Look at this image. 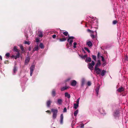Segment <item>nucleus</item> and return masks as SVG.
<instances>
[{
    "label": "nucleus",
    "instance_id": "obj_1",
    "mask_svg": "<svg viewBox=\"0 0 128 128\" xmlns=\"http://www.w3.org/2000/svg\"><path fill=\"white\" fill-rule=\"evenodd\" d=\"M14 51L17 52V53L16 56L12 55L11 56V57L12 58H14L15 59H17L18 58H19L20 55V50H18L16 46L14 47Z\"/></svg>",
    "mask_w": 128,
    "mask_h": 128
},
{
    "label": "nucleus",
    "instance_id": "obj_2",
    "mask_svg": "<svg viewBox=\"0 0 128 128\" xmlns=\"http://www.w3.org/2000/svg\"><path fill=\"white\" fill-rule=\"evenodd\" d=\"M53 113L52 118L53 119H55L57 116V114L58 112V110L57 109H51Z\"/></svg>",
    "mask_w": 128,
    "mask_h": 128
},
{
    "label": "nucleus",
    "instance_id": "obj_3",
    "mask_svg": "<svg viewBox=\"0 0 128 128\" xmlns=\"http://www.w3.org/2000/svg\"><path fill=\"white\" fill-rule=\"evenodd\" d=\"M74 38L73 36H70L69 37L68 40V41L69 42L70 46H71L72 45V43L73 42V39Z\"/></svg>",
    "mask_w": 128,
    "mask_h": 128
},
{
    "label": "nucleus",
    "instance_id": "obj_4",
    "mask_svg": "<svg viewBox=\"0 0 128 128\" xmlns=\"http://www.w3.org/2000/svg\"><path fill=\"white\" fill-rule=\"evenodd\" d=\"M101 70L99 68H94V71L96 72V73L97 74H100Z\"/></svg>",
    "mask_w": 128,
    "mask_h": 128
},
{
    "label": "nucleus",
    "instance_id": "obj_5",
    "mask_svg": "<svg viewBox=\"0 0 128 128\" xmlns=\"http://www.w3.org/2000/svg\"><path fill=\"white\" fill-rule=\"evenodd\" d=\"M34 66L33 65H32L30 67V75L31 76H32V75L33 72L34 70Z\"/></svg>",
    "mask_w": 128,
    "mask_h": 128
},
{
    "label": "nucleus",
    "instance_id": "obj_6",
    "mask_svg": "<svg viewBox=\"0 0 128 128\" xmlns=\"http://www.w3.org/2000/svg\"><path fill=\"white\" fill-rule=\"evenodd\" d=\"M101 65L100 61V60H98V62L95 65L94 68H98V67L99 66Z\"/></svg>",
    "mask_w": 128,
    "mask_h": 128
},
{
    "label": "nucleus",
    "instance_id": "obj_7",
    "mask_svg": "<svg viewBox=\"0 0 128 128\" xmlns=\"http://www.w3.org/2000/svg\"><path fill=\"white\" fill-rule=\"evenodd\" d=\"M76 81L75 80H74L72 81L71 84L72 86H75L76 85Z\"/></svg>",
    "mask_w": 128,
    "mask_h": 128
},
{
    "label": "nucleus",
    "instance_id": "obj_8",
    "mask_svg": "<svg viewBox=\"0 0 128 128\" xmlns=\"http://www.w3.org/2000/svg\"><path fill=\"white\" fill-rule=\"evenodd\" d=\"M63 115L62 114H61L60 116V123L62 124L63 122Z\"/></svg>",
    "mask_w": 128,
    "mask_h": 128
},
{
    "label": "nucleus",
    "instance_id": "obj_9",
    "mask_svg": "<svg viewBox=\"0 0 128 128\" xmlns=\"http://www.w3.org/2000/svg\"><path fill=\"white\" fill-rule=\"evenodd\" d=\"M30 58L29 57H28L26 58L25 61V64H27L29 62L30 60Z\"/></svg>",
    "mask_w": 128,
    "mask_h": 128
},
{
    "label": "nucleus",
    "instance_id": "obj_10",
    "mask_svg": "<svg viewBox=\"0 0 128 128\" xmlns=\"http://www.w3.org/2000/svg\"><path fill=\"white\" fill-rule=\"evenodd\" d=\"M88 68L90 70H92L94 69V67L93 66L91 65L90 63H89L88 64Z\"/></svg>",
    "mask_w": 128,
    "mask_h": 128
},
{
    "label": "nucleus",
    "instance_id": "obj_11",
    "mask_svg": "<svg viewBox=\"0 0 128 128\" xmlns=\"http://www.w3.org/2000/svg\"><path fill=\"white\" fill-rule=\"evenodd\" d=\"M57 102L58 104L59 105H61L62 104V99H58V100Z\"/></svg>",
    "mask_w": 128,
    "mask_h": 128
},
{
    "label": "nucleus",
    "instance_id": "obj_12",
    "mask_svg": "<svg viewBox=\"0 0 128 128\" xmlns=\"http://www.w3.org/2000/svg\"><path fill=\"white\" fill-rule=\"evenodd\" d=\"M65 96L66 97H67L68 98H70V94L66 92L65 93Z\"/></svg>",
    "mask_w": 128,
    "mask_h": 128
},
{
    "label": "nucleus",
    "instance_id": "obj_13",
    "mask_svg": "<svg viewBox=\"0 0 128 128\" xmlns=\"http://www.w3.org/2000/svg\"><path fill=\"white\" fill-rule=\"evenodd\" d=\"M38 36L39 37L42 38L43 36L42 32L41 31H39Z\"/></svg>",
    "mask_w": 128,
    "mask_h": 128
},
{
    "label": "nucleus",
    "instance_id": "obj_14",
    "mask_svg": "<svg viewBox=\"0 0 128 128\" xmlns=\"http://www.w3.org/2000/svg\"><path fill=\"white\" fill-rule=\"evenodd\" d=\"M87 44L90 47H91L92 46V42L90 41L87 42Z\"/></svg>",
    "mask_w": 128,
    "mask_h": 128
},
{
    "label": "nucleus",
    "instance_id": "obj_15",
    "mask_svg": "<svg viewBox=\"0 0 128 128\" xmlns=\"http://www.w3.org/2000/svg\"><path fill=\"white\" fill-rule=\"evenodd\" d=\"M86 62H90L91 61V58L90 57H88L86 58L85 60Z\"/></svg>",
    "mask_w": 128,
    "mask_h": 128
},
{
    "label": "nucleus",
    "instance_id": "obj_16",
    "mask_svg": "<svg viewBox=\"0 0 128 128\" xmlns=\"http://www.w3.org/2000/svg\"><path fill=\"white\" fill-rule=\"evenodd\" d=\"M124 90V88L122 87H120L118 90V91L119 92H122Z\"/></svg>",
    "mask_w": 128,
    "mask_h": 128
},
{
    "label": "nucleus",
    "instance_id": "obj_17",
    "mask_svg": "<svg viewBox=\"0 0 128 128\" xmlns=\"http://www.w3.org/2000/svg\"><path fill=\"white\" fill-rule=\"evenodd\" d=\"M78 106V104L77 103H74V108L75 109H76Z\"/></svg>",
    "mask_w": 128,
    "mask_h": 128
},
{
    "label": "nucleus",
    "instance_id": "obj_18",
    "mask_svg": "<svg viewBox=\"0 0 128 128\" xmlns=\"http://www.w3.org/2000/svg\"><path fill=\"white\" fill-rule=\"evenodd\" d=\"M100 88V86H98L96 89V93L97 95H98V91H99V90Z\"/></svg>",
    "mask_w": 128,
    "mask_h": 128
},
{
    "label": "nucleus",
    "instance_id": "obj_19",
    "mask_svg": "<svg viewBox=\"0 0 128 128\" xmlns=\"http://www.w3.org/2000/svg\"><path fill=\"white\" fill-rule=\"evenodd\" d=\"M17 70L16 69V66H14V69H13V74H14L16 72Z\"/></svg>",
    "mask_w": 128,
    "mask_h": 128
},
{
    "label": "nucleus",
    "instance_id": "obj_20",
    "mask_svg": "<svg viewBox=\"0 0 128 128\" xmlns=\"http://www.w3.org/2000/svg\"><path fill=\"white\" fill-rule=\"evenodd\" d=\"M106 71L103 70L101 72V75L102 76H104L106 73Z\"/></svg>",
    "mask_w": 128,
    "mask_h": 128
},
{
    "label": "nucleus",
    "instance_id": "obj_21",
    "mask_svg": "<svg viewBox=\"0 0 128 128\" xmlns=\"http://www.w3.org/2000/svg\"><path fill=\"white\" fill-rule=\"evenodd\" d=\"M68 88V87L66 86H65L64 87L62 88L61 89V90L62 91H63L64 90H65L67 88Z\"/></svg>",
    "mask_w": 128,
    "mask_h": 128
},
{
    "label": "nucleus",
    "instance_id": "obj_22",
    "mask_svg": "<svg viewBox=\"0 0 128 128\" xmlns=\"http://www.w3.org/2000/svg\"><path fill=\"white\" fill-rule=\"evenodd\" d=\"M51 103V102L50 100H48L46 104L47 106L48 107H49L50 106Z\"/></svg>",
    "mask_w": 128,
    "mask_h": 128
},
{
    "label": "nucleus",
    "instance_id": "obj_23",
    "mask_svg": "<svg viewBox=\"0 0 128 128\" xmlns=\"http://www.w3.org/2000/svg\"><path fill=\"white\" fill-rule=\"evenodd\" d=\"M79 56L81 58L83 59L84 58H85L87 57V56L86 55H85L84 56H80V55Z\"/></svg>",
    "mask_w": 128,
    "mask_h": 128
},
{
    "label": "nucleus",
    "instance_id": "obj_24",
    "mask_svg": "<svg viewBox=\"0 0 128 128\" xmlns=\"http://www.w3.org/2000/svg\"><path fill=\"white\" fill-rule=\"evenodd\" d=\"M78 112V110H77L76 111L74 112V116H77V115Z\"/></svg>",
    "mask_w": 128,
    "mask_h": 128
},
{
    "label": "nucleus",
    "instance_id": "obj_25",
    "mask_svg": "<svg viewBox=\"0 0 128 128\" xmlns=\"http://www.w3.org/2000/svg\"><path fill=\"white\" fill-rule=\"evenodd\" d=\"M38 46H36L34 49V51L38 50Z\"/></svg>",
    "mask_w": 128,
    "mask_h": 128
},
{
    "label": "nucleus",
    "instance_id": "obj_26",
    "mask_svg": "<svg viewBox=\"0 0 128 128\" xmlns=\"http://www.w3.org/2000/svg\"><path fill=\"white\" fill-rule=\"evenodd\" d=\"M40 47L42 49L43 48H44V46L42 43H40L39 45Z\"/></svg>",
    "mask_w": 128,
    "mask_h": 128
},
{
    "label": "nucleus",
    "instance_id": "obj_27",
    "mask_svg": "<svg viewBox=\"0 0 128 128\" xmlns=\"http://www.w3.org/2000/svg\"><path fill=\"white\" fill-rule=\"evenodd\" d=\"M56 92L54 90H53L52 92V95L53 96H54L55 95Z\"/></svg>",
    "mask_w": 128,
    "mask_h": 128
},
{
    "label": "nucleus",
    "instance_id": "obj_28",
    "mask_svg": "<svg viewBox=\"0 0 128 128\" xmlns=\"http://www.w3.org/2000/svg\"><path fill=\"white\" fill-rule=\"evenodd\" d=\"M10 54L9 53H7L6 54L5 56H6V58H8L9 57Z\"/></svg>",
    "mask_w": 128,
    "mask_h": 128
},
{
    "label": "nucleus",
    "instance_id": "obj_29",
    "mask_svg": "<svg viewBox=\"0 0 128 128\" xmlns=\"http://www.w3.org/2000/svg\"><path fill=\"white\" fill-rule=\"evenodd\" d=\"M77 44L76 42H74L73 44V48H76V46Z\"/></svg>",
    "mask_w": 128,
    "mask_h": 128
},
{
    "label": "nucleus",
    "instance_id": "obj_30",
    "mask_svg": "<svg viewBox=\"0 0 128 128\" xmlns=\"http://www.w3.org/2000/svg\"><path fill=\"white\" fill-rule=\"evenodd\" d=\"M20 48L21 50H22L23 52H24V49L23 48V46L22 45H20Z\"/></svg>",
    "mask_w": 128,
    "mask_h": 128
},
{
    "label": "nucleus",
    "instance_id": "obj_31",
    "mask_svg": "<svg viewBox=\"0 0 128 128\" xmlns=\"http://www.w3.org/2000/svg\"><path fill=\"white\" fill-rule=\"evenodd\" d=\"M92 56V59H93L95 61H96V56H95L93 55Z\"/></svg>",
    "mask_w": 128,
    "mask_h": 128
},
{
    "label": "nucleus",
    "instance_id": "obj_32",
    "mask_svg": "<svg viewBox=\"0 0 128 128\" xmlns=\"http://www.w3.org/2000/svg\"><path fill=\"white\" fill-rule=\"evenodd\" d=\"M85 82V80L84 79H83L82 80V86H83Z\"/></svg>",
    "mask_w": 128,
    "mask_h": 128
},
{
    "label": "nucleus",
    "instance_id": "obj_33",
    "mask_svg": "<svg viewBox=\"0 0 128 128\" xmlns=\"http://www.w3.org/2000/svg\"><path fill=\"white\" fill-rule=\"evenodd\" d=\"M24 43L25 44H27L28 45H29L30 44V42L29 41H25Z\"/></svg>",
    "mask_w": 128,
    "mask_h": 128
},
{
    "label": "nucleus",
    "instance_id": "obj_34",
    "mask_svg": "<svg viewBox=\"0 0 128 128\" xmlns=\"http://www.w3.org/2000/svg\"><path fill=\"white\" fill-rule=\"evenodd\" d=\"M87 31L88 32H90L91 33H93L94 32V31L91 30L89 29H88L87 30Z\"/></svg>",
    "mask_w": 128,
    "mask_h": 128
},
{
    "label": "nucleus",
    "instance_id": "obj_35",
    "mask_svg": "<svg viewBox=\"0 0 128 128\" xmlns=\"http://www.w3.org/2000/svg\"><path fill=\"white\" fill-rule=\"evenodd\" d=\"M91 65L93 66H94L95 65V62H94L93 61H92V62L91 63H90Z\"/></svg>",
    "mask_w": 128,
    "mask_h": 128
},
{
    "label": "nucleus",
    "instance_id": "obj_36",
    "mask_svg": "<svg viewBox=\"0 0 128 128\" xmlns=\"http://www.w3.org/2000/svg\"><path fill=\"white\" fill-rule=\"evenodd\" d=\"M84 49H85V50H86V51H87V52L88 53H90V51L89 50L88 48H85Z\"/></svg>",
    "mask_w": 128,
    "mask_h": 128
},
{
    "label": "nucleus",
    "instance_id": "obj_37",
    "mask_svg": "<svg viewBox=\"0 0 128 128\" xmlns=\"http://www.w3.org/2000/svg\"><path fill=\"white\" fill-rule=\"evenodd\" d=\"M66 40V39H65V38H62V39H60V41H64L65 40Z\"/></svg>",
    "mask_w": 128,
    "mask_h": 128
},
{
    "label": "nucleus",
    "instance_id": "obj_38",
    "mask_svg": "<svg viewBox=\"0 0 128 128\" xmlns=\"http://www.w3.org/2000/svg\"><path fill=\"white\" fill-rule=\"evenodd\" d=\"M102 58V60L103 62H104L105 61V60L104 57L102 56H101Z\"/></svg>",
    "mask_w": 128,
    "mask_h": 128
},
{
    "label": "nucleus",
    "instance_id": "obj_39",
    "mask_svg": "<svg viewBox=\"0 0 128 128\" xmlns=\"http://www.w3.org/2000/svg\"><path fill=\"white\" fill-rule=\"evenodd\" d=\"M36 42H38L40 41V39L38 38H36Z\"/></svg>",
    "mask_w": 128,
    "mask_h": 128
},
{
    "label": "nucleus",
    "instance_id": "obj_40",
    "mask_svg": "<svg viewBox=\"0 0 128 128\" xmlns=\"http://www.w3.org/2000/svg\"><path fill=\"white\" fill-rule=\"evenodd\" d=\"M117 23V21L116 20H114L113 22V23L114 24H116Z\"/></svg>",
    "mask_w": 128,
    "mask_h": 128
},
{
    "label": "nucleus",
    "instance_id": "obj_41",
    "mask_svg": "<svg viewBox=\"0 0 128 128\" xmlns=\"http://www.w3.org/2000/svg\"><path fill=\"white\" fill-rule=\"evenodd\" d=\"M63 34H64L65 36H67L68 33L67 32H63Z\"/></svg>",
    "mask_w": 128,
    "mask_h": 128
},
{
    "label": "nucleus",
    "instance_id": "obj_42",
    "mask_svg": "<svg viewBox=\"0 0 128 128\" xmlns=\"http://www.w3.org/2000/svg\"><path fill=\"white\" fill-rule=\"evenodd\" d=\"M91 83L90 82H88L87 83V84L88 86H90L91 85Z\"/></svg>",
    "mask_w": 128,
    "mask_h": 128
},
{
    "label": "nucleus",
    "instance_id": "obj_43",
    "mask_svg": "<svg viewBox=\"0 0 128 128\" xmlns=\"http://www.w3.org/2000/svg\"><path fill=\"white\" fill-rule=\"evenodd\" d=\"M80 99V98H78L77 100L76 103L79 104V101Z\"/></svg>",
    "mask_w": 128,
    "mask_h": 128
},
{
    "label": "nucleus",
    "instance_id": "obj_44",
    "mask_svg": "<svg viewBox=\"0 0 128 128\" xmlns=\"http://www.w3.org/2000/svg\"><path fill=\"white\" fill-rule=\"evenodd\" d=\"M66 108H64V109L63 112H66Z\"/></svg>",
    "mask_w": 128,
    "mask_h": 128
},
{
    "label": "nucleus",
    "instance_id": "obj_45",
    "mask_svg": "<svg viewBox=\"0 0 128 128\" xmlns=\"http://www.w3.org/2000/svg\"><path fill=\"white\" fill-rule=\"evenodd\" d=\"M125 60L126 61L128 60V58L127 56H126L125 58Z\"/></svg>",
    "mask_w": 128,
    "mask_h": 128
},
{
    "label": "nucleus",
    "instance_id": "obj_46",
    "mask_svg": "<svg viewBox=\"0 0 128 128\" xmlns=\"http://www.w3.org/2000/svg\"><path fill=\"white\" fill-rule=\"evenodd\" d=\"M91 37L92 38H95V36L94 35L92 34L91 35Z\"/></svg>",
    "mask_w": 128,
    "mask_h": 128
},
{
    "label": "nucleus",
    "instance_id": "obj_47",
    "mask_svg": "<svg viewBox=\"0 0 128 128\" xmlns=\"http://www.w3.org/2000/svg\"><path fill=\"white\" fill-rule=\"evenodd\" d=\"M52 37L53 38H55L56 37V35L55 34H54L52 36Z\"/></svg>",
    "mask_w": 128,
    "mask_h": 128
},
{
    "label": "nucleus",
    "instance_id": "obj_48",
    "mask_svg": "<svg viewBox=\"0 0 128 128\" xmlns=\"http://www.w3.org/2000/svg\"><path fill=\"white\" fill-rule=\"evenodd\" d=\"M100 54L99 52H98V57L99 58L100 57Z\"/></svg>",
    "mask_w": 128,
    "mask_h": 128
},
{
    "label": "nucleus",
    "instance_id": "obj_49",
    "mask_svg": "<svg viewBox=\"0 0 128 128\" xmlns=\"http://www.w3.org/2000/svg\"><path fill=\"white\" fill-rule=\"evenodd\" d=\"M0 58L1 59V60H2V56H0Z\"/></svg>",
    "mask_w": 128,
    "mask_h": 128
},
{
    "label": "nucleus",
    "instance_id": "obj_50",
    "mask_svg": "<svg viewBox=\"0 0 128 128\" xmlns=\"http://www.w3.org/2000/svg\"><path fill=\"white\" fill-rule=\"evenodd\" d=\"M82 126L81 127L82 128H83V127L84 126V125L83 124H82Z\"/></svg>",
    "mask_w": 128,
    "mask_h": 128
},
{
    "label": "nucleus",
    "instance_id": "obj_51",
    "mask_svg": "<svg viewBox=\"0 0 128 128\" xmlns=\"http://www.w3.org/2000/svg\"><path fill=\"white\" fill-rule=\"evenodd\" d=\"M105 64H105V63H104L102 64V65L104 66H105Z\"/></svg>",
    "mask_w": 128,
    "mask_h": 128
},
{
    "label": "nucleus",
    "instance_id": "obj_52",
    "mask_svg": "<svg viewBox=\"0 0 128 128\" xmlns=\"http://www.w3.org/2000/svg\"><path fill=\"white\" fill-rule=\"evenodd\" d=\"M46 112H50V111L49 110H47V111H46Z\"/></svg>",
    "mask_w": 128,
    "mask_h": 128
},
{
    "label": "nucleus",
    "instance_id": "obj_53",
    "mask_svg": "<svg viewBox=\"0 0 128 128\" xmlns=\"http://www.w3.org/2000/svg\"><path fill=\"white\" fill-rule=\"evenodd\" d=\"M29 50L30 51V48H29Z\"/></svg>",
    "mask_w": 128,
    "mask_h": 128
},
{
    "label": "nucleus",
    "instance_id": "obj_54",
    "mask_svg": "<svg viewBox=\"0 0 128 128\" xmlns=\"http://www.w3.org/2000/svg\"><path fill=\"white\" fill-rule=\"evenodd\" d=\"M95 32H96V34H97V32H96V31H95Z\"/></svg>",
    "mask_w": 128,
    "mask_h": 128
}]
</instances>
